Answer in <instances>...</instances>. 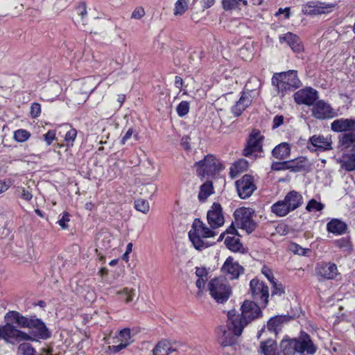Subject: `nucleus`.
<instances>
[{
	"label": "nucleus",
	"mask_w": 355,
	"mask_h": 355,
	"mask_svg": "<svg viewBox=\"0 0 355 355\" xmlns=\"http://www.w3.org/2000/svg\"><path fill=\"white\" fill-rule=\"evenodd\" d=\"M271 169L275 171L289 170L288 161L274 162L271 165Z\"/></svg>",
	"instance_id": "obj_45"
},
{
	"label": "nucleus",
	"mask_w": 355,
	"mask_h": 355,
	"mask_svg": "<svg viewBox=\"0 0 355 355\" xmlns=\"http://www.w3.org/2000/svg\"><path fill=\"white\" fill-rule=\"evenodd\" d=\"M135 207L137 211H139L144 214L148 213L150 209L148 202L144 199H138L135 200Z\"/></svg>",
	"instance_id": "obj_43"
},
{
	"label": "nucleus",
	"mask_w": 355,
	"mask_h": 355,
	"mask_svg": "<svg viewBox=\"0 0 355 355\" xmlns=\"http://www.w3.org/2000/svg\"><path fill=\"white\" fill-rule=\"evenodd\" d=\"M213 193L214 187L212 182L208 180L200 186L198 198L200 202H203Z\"/></svg>",
	"instance_id": "obj_33"
},
{
	"label": "nucleus",
	"mask_w": 355,
	"mask_h": 355,
	"mask_svg": "<svg viewBox=\"0 0 355 355\" xmlns=\"http://www.w3.org/2000/svg\"><path fill=\"white\" fill-rule=\"evenodd\" d=\"M120 296V299L125 303H130L133 300L135 295V291L133 288H124L123 289L116 292Z\"/></svg>",
	"instance_id": "obj_36"
},
{
	"label": "nucleus",
	"mask_w": 355,
	"mask_h": 355,
	"mask_svg": "<svg viewBox=\"0 0 355 355\" xmlns=\"http://www.w3.org/2000/svg\"><path fill=\"white\" fill-rule=\"evenodd\" d=\"M119 339L123 343H127V346L131 343V331L129 328H125L120 331Z\"/></svg>",
	"instance_id": "obj_44"
},
{
	"label": "nucleus",
	"mask_w": 355,
	"mask_h": 355,
	"mask_svg": "<svg viewBox=\"0 0 355 355\" xmlns=\"http://www.w3.org/2000/svg\"><path fill=\"white\" fill-rule=\"evenodd\" d=\"M146 12L144 8L141 6L137 7L132 12L131 18L135 19H141Z\"/></svg>",
	"instance_id": "obj_49"
},
{
	"label": "nucleus",
	"mask_w": 355,
	"mask_h": 355,
	"mask_svg": "<svg viewBox=\"0 0 355 355\" xmlns=\"http://www.w3.org/2000/svg\"><path fill=\"white\" fill-rule=\"evenodd\" d=\"M193 230L189 232V237L193 246L197 250L205 248L207 245L202 240V238H211L216 235V233L206 226L200 219L196 218L193 223Z\"/></svg>",
	"instance_id": "obj_5"
},
{
	"label": "nucleus",
	"mask_w": 355,
	"mask_h": 355,
	"mask_svg": "<svg viewBox=\"0 0 355 355\" xmlns=\"http://www.w3.org/2000/svg\"><path fill=\"white\" fill-rule=\"evenodd\" d=\"M197 175L199 177L214 176L223 170L220 161L212 155H207L204 159L196 162Z\"/></svg>",
	"instance_id": "obj_7"
},
{
	"label": "nucleus",
	"mask_w": 355,
	"mask_h": 355,
	"mask_svg": "<svg viewBox=\"0 0 355 355\" xmlns=\"http://www.w3.org/2000/svg\"><path fill=\"white\" fill-rule=\"evenodd\" d=\"M211 296L218 303L225 302L232 293V288L224 278H214L208 284Z\"/></svg>",
	"instance_id": "obj_6"
},
{
	"label": "nucleus",
	"mask_w": 355,
	"mask_h": 355,
	"mask_svg": "<svg viewBox=\"0 0 355 355\" xmlns=\"http://www.w3.org/2000/svg\"><path fill=\"white\" fill-rule=\"evenodd\" d=\"M284 120V117L282 115H277L273 119V124L272 128L275 129L279 128L281 125L283 124Z\"/></svg>",
	"instance_id": "obj_56"
},
{
	"label": "nucleus",
	"mask_w": 355,
	"mask_h": 355,
	"mask_svg": "<svg viewBox=\"0 0 355 355\" xmlns=\"http://www.w3.org/2000/svg\"><path fill=\"white\" fill-rule=\"evenodd\" d=\"M228 320L230 321V322H228L227 324V329L228 331L226 329V327L220 326L217 329V335L218 337V341L220 343L221 345L226 347V346H231L234 345L236 343V337L235 336H239V335H236L234 334V331H233L232 327V319L228 317ZM241 334H240V336Z\"/></svg>",
	"instance_id": "obj_16"
},
{
	"label": "nucleus",
	"mask_w": 355,
	"mask_h": 355,
	"mask_svg": "<svg viewBox=\"0 0 355 355\" xmlns=\"http://www.w3.org/2000/svg\"><path fill=\"white\" fill-rule=\"evenodd\" d=\"M341 167L347 171L355 170V150L351 153L345 154L340 159Z\"/></svg>",
	"instance_id": "obj_30"
},
{
	"label": "nucleus",
	"mask_w": 355,
	"mask_h": 355,
	"mask_svg": "<svg viewBox=\"0 0 355 355\" xmlns=\"http://www.w3.org/2000/svg\"><path fill=\"white\" fill-rule=\"evenodd\" d=\"M250 91L243 92L236 103L232 107V112L234 116L238 117L249 107L252 102V97Z\"/></svg>",
	"instance_id": "obj_18"
},
{
	"label": "nucleus",
	"mask_w": 355,
	"mask_h": 355,
	"mask_svg": "<svg viewBox=\"0 0 355 355\" xmlns=\"http://www.w3.org/2000/svg\"><path fill=\"white\" fill-rule=\"evenodd\" d=\"M334 244L343 252H351L352 250L351 241L347 238H341L336 240Z\"/></svg>",
	"instance_id": "obj_37"
},
{
	"label": "nucleus",
	"mask_w": 355,
	"mask_h": 355,
	"mask_svg": "<svg viewBox=\"0 0 355 355\" xmlns=\"http://www.w3.org/2000/svg\"><path fill=\"white\" fill-rule=\"evenodd\" d=\"M207 219L209 225L212 229L222 226L224 223L223 209L218 202H214L211 209L207 211Z\"/></svg>",
	"instance_id": "obj_14"
},
{
	"label": "nucleus",
	"mask_w": 355,
	"mask_h": 355,
	"mask_svg": "<svg viewBox=\"0 0 355 355\" xmlns=\"http://www.w3.org/2000/svg\"><path fill=\"white\" fill-rule=\"evenodd\" d=\"M327 230L329 232L336 235H341L347 230V224L337 218L331 219L327 225Z\"/></svg>",
	"instance_id": "obj_25"
},
{
	"label": "nucleus",
	"mask_w": 355,
	"mask_h": 355,
	"mask_svg": "<svg viewBox=\"0 0 355 355\" xmlns=\"http://www.w3.org/2000/svg\"><path fill=\"white\" fill-rule=\"evenodd\" d=\"M31 137V133L24 129L15 130L13 134L14 139L19 143L27 141Z\"/></svg>",
	"instance_id": "obj_38"
},
{
	"label": "nucleus",
	"mask_w": 355,
	"mask_h": 355,
	"mask_svg": "<svg viewBox=\"0 0 355 355\" xmlns=\"http://www.w3.org/2000/svg\"><path fill=\"white\" fill-rule=\"evenodd\" d=\"M223 272L231 280L236 279L244 272V268L232 257H229L223 263L222 268Z\"/></svg>",
	"instance_id": "obj_15"
},
{
	"label": "nucleus",
	"mask_w": 355,
	"mask_h": 355,
	"mask_svg": "<svg viewBox=\"0 0 355 355\" xmlns=\"http://www.w3.org/2000/svg\"><path fill=\"white\" fill-rule=\"evenodd\" d=\"M290 317L286 315H276L272 317L268 320L267 323V328L270 331L276 334L278 329H280L282 324L284 322L288 321Z\"/></svg>",
	"instance_id": "obj_28"
},
{
	"label": "nucleus",
	"mask_w": 355,
	"mask_h": 355,
	"mask_svg": "<svg viewBox=\"0 0 355 355\" xmlns=\"http://www.w3.org/2000/svg\"><path fill=\"white\" fill-rule=\"evenodd\" d=\"M272 84L277 88L279 94L282 96L302 85L297 76V71L289 70L288 71L275 73L272 78Z\"/></svg>",
	"instance_id": "obj_4"
},
{
	"label": "nucleus",
	"mask_w": 355,
	"mask_h": 355,
	"mask_svg": "<svg viewBox=\"0 0 355 355\" xmlns=\"http://www.w3.org/2000/svg\"><path fill=\"white\" fill-rule=\"evenodd\" d=\"M338 144L343 149L352 147V150L355 151V131L345 132L339 135Z\"/></svg>",
	"instance_id": "obj_27"
},
{
	"label": "nucleus",
	"mask_w": 355,
	"mask_h": 355,
	"mask_svg": "<svg viewBox=\"0 0 355 355\" xmlns=\"http://www.w3.org/2000/svg\"><path fill=\"white\" fill-rule=\"evenodd\" d=\"M225 233L227 234L237 235L238 232L234 227L233 223L226 230Z\"/></svg>",
	"instance_id": "obj_62"
},
{
	"label": "nucleus",
	"mask_w": 355,
	"mask_h": 355,
	"mask_svg": "<svg viewBox=\"0 0 355 355\" xmlns=\"http://www.w3.org/2000/svg\"><path fill=\"white\" fill-rule=\"evenodd\" d=\"M134 133V130L132 128H130L125 135L122 137L121 140V144L122 145H124L125 142L132 137V134Z\"/></svg>",
	"instance_id": "obj_58"
},
{
	"label": "nucleus",
	"mask_w": 355,
	"mask_h": 355,
	"mask_svg": "<svg viewBox=\"0 0 355 355\" xmlns=\"http://www.w3.org/2000/svg\"><path fill=\"white\" fill-rule=\"evenodd\" d=\"M41 113L40 104L37 103H32L31 106V115L33 118H37Z\"/></svg>",
	"instance_id": "obj_51"
},
{
	"label": "nucleus",
	"mask_w": 355,
	"mask_h": 355,
	"mask_svg": "<svg viewBox=\"0 0 355 355\" xmlns=\"http://www.w3.org/2000/svg\"><path fill=\"white\" fill-rule=\"evenodd\" d=\"M264 137L259 130H253L247 141V145L243 149V155L248 157H256L257 153L262 152V142Z\"/></svg>",
	"instance_id": "obj_8"
},
{
	"label": "nucleus",
	"mask_w": 355,
	"mask_h": 355,
	"mask_svg": "<svg viewBox=\"0 0 355 355\" xmlns=\"http://www.w3.org/2000/svg\"><path fill=\"white\" fill-rule=\"evenodd\" d=\"M336 6V3H327L322 1H309L302 7V12L308 15L328 13Z\"/></svg>",
	"instance_id": "obj_11"
},
{
	"label": "nucleus",
	"mask_w": 355,
	"mask_h": 355,
	"mask_svg": "<svg viewBox=\"0 0 355 355\" xmlns=\"http://www.w3.org/2000/svg\"><path fill=\"white\" fill-rule=\"evenodd\" d=\"M189 103L186 101H182L178 105L176 112L180 117H183L189 113Z\"/></svg>",
	"instance_id": "obj_41"
},
{
	"label": "nucleus",
	"mask_w": 355,
	"mask_h": 355,
	"mask_svg": "<svg viewBox=\"0 0 355 355\" xmlns=\"http://www.w3.org/2000/svg\"><path fill=\"white\" fill-rule=\"evenodd\" d=\"M291 148L287 143H281L275 146L272 151V155L274 157L278 159H284L290 155Z\"/></svg>",
	"instance_id": "obj_29"
},
{
	"label": "nucleus",
	"mask_w": 355,
	"mask_h": 355,
	"mask_svg": "<svg viewBox=\"0 0 355 355\" xmlns=\"http://www.w3.org/2000/svg\"><path fill=\"white\" fill-rule=\"evenodd\" d=\"M235 184L238 195L241 199L251 196L257 189L253 177L247 174L238 180Z\"/></svg>",
	"instance_id": "obj_10"
},
{
	"label": "nucleus",
	"mask_w": 355,
	"mask_h": 355,
	"mask_svg": "<svg viewBox=\"0 0 355 355\" xmlns=\"http://www.w3.org/2000/svg\"><path fill=\"white\" fill-rule=\"evenodd\" d=\"M248 168V162L241 159L234 162L233 166L231 168V173H241L246 171Z\"/></svg>",
	"instance_id": "obj_40"
},
{
	"label": "nucleus",
	"mask_w": 355,
	"mask_h": 355,
	"mask_svg": "<svg viewBox=\"0 0 355 355\" xmlns=\"http://www.w3.org/2000/svg\"><path fill=\"white\" fill-rule=\"evenodd\" d=\"M263 355H276L277 343L272 339H268L263 341L260 345V352Z\"/></svg>",
	"instance_id": "obj_31"
},
{
	"label": "nucleus",
	"mask_w": 355,
	"mask_h": 355,
	"mask_svg": "<svg viewBox=\"0 0 355 355\" xmlns=\"http://www.w3.org/2000/svg\"><path fill=\"white\" fill-rule=\"evenodd\" d=\"M290 249L294 254L298 255H306V252L310 251L309 249L303 248L296 243L291 244Z\"/></svg>",
	"instance_id": "obj_47"
},
{
	"label": "nucleus",
	"mask_w": 355,
	"mask_h": 355,
	"mask_svg": "<svg viewBox=\"0 0 355 355\" xmlns=\"http://www.w3.org/2000/svg\"><path fill=\"white\" fill-rule=\"evenodd\" d=\"M250 288L254 302L245 300L241 306V314L236 315L234 311H229L232 319L231 326L236 335L242 334L244 327L251 321L262 314L260 306L266 307L268 302L269 290L263 282L253 279L250 282Z\"/></svg>",
	"instance_id": "obj_1"
},
{
	"label": "nucleus",
	"mask_w": 355,
	"mask_h": 355,
	"mask_svg": "<svg viewBox=\"0 0 355 355\" xmlns=\"http://www.w3.org/2000/svg\"><path fill=\"white\" fill-rule=\"evenodd\" d=\"M70 220V215L68 212H64L62 218L58 220L59 225L62 229H67L68 227L67 223Z\"/></svg>",
	"instance_id": "obj_52"
},
{
	"label": "nucleus",
	"mask_w": 355,
	"mask_h": 355,
	"mask_svg": "<svg viewBox=\"0 0 355 355\" xmlns=\"http://www.w3.org/2000/svg\"><path fill=\"white\" fill-rule=\"evenodd\" d=\"M175 85L177 88L181 89L183 85V80L181 77L176 76L175 78Z\"/></svg>",
	"instance_id": "obj_63"
},
{
	"label": "nucleus",
	"mask_w": 355,
	"mask_h": 355,
	"mask_svg": "<svg viewBox=\"0 0 355 355\" xmlns=\"http://www.w3.org/2000/svg\"><path fill=\"white\" fill-rule=\"evenodd\" d=\"M44 139L48 146L51 145L55 139V131L51 130L44 135Z\"/></svg>",
	"instance_id": "obj_53"
},
{
	"label": "nucleus",
	"mask_w": 355,
	"mask_h": 355,
	"mask_svg": "<svg viewBox=\"0 0 355 355\" xmlns=\"http://www.w3.org/2000/svg\"><path fill=\"white\" fill-rule=\"evenodd\" d=\"M77 135V131L74 128L69 130L65 135L64 140L67 142H73Z\"/></svg>",
	"instance_id": "obj_54"
},
{
	"label": "nucleus",
	"mask_w": 355,
	"mask_h": 355,
	"mask_svg": "<svg viewBox=\"0 0 355 355\" xmlns=\"http://www.w3.org/2000/svg\"><path fill=\"white\" fill-rule=\"evenodd\" d=\"M316 273L320 277L325 279H333L338 275V268L335 263H320L315 268Z\"/></svg>",
	"instance_id": "obj_19"
},
{
	"label": "nucleus",
	"mask_w": 355,
	"mask_h": 355,
	"mask_svg": "<svg viewBox=\"0 0 355 355\" xmlns=\"http://www.w3.org/2000/svg\"><path fill=\"white\" fill-rule=\"evenodd\" d=\"M271 284L272 285V296L275 295L280 296L284 293L282 284H277L275 281Z\"/></svg>",
	"instance_id": "obj_50"
},
{
	"label": "nucleus",
	"mask_w": 355,
	"mask_h": 355,
	"mask_svg": "<svg viewBox=\"0 0 355 355\" xmlns=\"http://www.w3.org/2000/svg\"><path fill=\"white\" fill-rule=\"evenodd\" d=\"M31 328L33 330L31 334L35 336L34 339H47L51 336V332L49 331L45 324L39 318L35 317L31 323Z\"/></svg>",
	"instance_id": "obj_22"
},
{
	"label": "nucleus",
	"mask_w": 355,
	"mask_h": 355,
	"mask_svg": "<svg viewBox=\"0 0 355 355\" xmlns=\"http://www.w3.org/2000/svg\"><path fill=\"white\" fill-rule=\"evenodd\" d=\"M331 128L336 132L355 131V119H336L331 123Z\"/></svg>",
	"instance_id": "obj_21"
},
{
	"label": "nucleus",
	"mask_w": 355,
	"mask_h": 355,
	"mask_svg": "<svg viewBox=\"0 0 355 355\" xmlns=\"http://www.w3.org/2000/svg\"><path fill=\"white\" fill-rule=\"evenodd\" d=\"M234 216L238 227L245 230L248 234H250L255 230L257 223L252 219L250 212L245 208L236 209Z\"/></svg>",
	"instance_id": "obj_9"
},
{
	"label": "nucleus",
	"mask_w": 355,
	"mask_h": 355,
	"mask_svg": "<svg viewBox=\"0 0 355 355\" xmlns=\"http://www.w3.org/2000/svg\"><path fill=\"white\" fill-rule=\"evenodd\" d=\"M196 275L198 278H207L208 272L205 268L196 267Z\"/></svg>",
	"instance_id": "obj_57"
},
{
	"label": "nucleus",
	"mask_w": 355,
	"mask_h": 355,
	"mask_svg": "<svg viewBox=\"0 0 355 355\" xmlns=\"http://www.w3.org/2000/svg\"><path fill=\"white\" fill-rule=\"evenodd\" d=\"M1 331V336L12 338L17 342L33 340L30 335L17 329L8 322L6 324L2 327Z\"/></svg>",
	"instance_id": "obj_17"
},
{
	"label": "nucleus",
	"mask_w": 355,
	"mask_h": 355,
	"mask_svg": "<svg viewBox=\"0 0 355 355\" xmlns=\"http://www.w3.org/2000/svg\"><path fill=\"white\" fill-rule=\"evenodd\" d=\"M318 98L317 90L310 87L301 89L294 94L295 102L298 105H313Z\"/></svg>",
	"instance_id": "obj_13"
},
{
	"label": "nucleus",
	"mask_w": 355,
	"mask_h": 355,
	"mask_svg": "<svg viewBox=\"0 0 355 355\" xmlns=\"http://www.w3.org/2000/svg\"><path fill=\"white\" fill-rule=\"evenodd\" d=\"M303 204L302 194L295 190L286 193L283 200L275 202L270 207L271 211L278 217H284L293 211Z\"/></svg>",
	"instance_id": "obj_3"
},
{
	"label": "nucleus",
	"mask_w": 355,
	"mask_h": 355,
	"mask_svg": "<svg viewBox=\"0 0 355 355\" xmlns=\"http://www.w3.org/2000/svg\"><path fill=\"white\" fill-rule=\"evenodd\" d=\"M225 244L229 250L233 252H240L243 248V245L240 242V239L234 236H227L225 239Z\"/></svg>",
	"instance_id": "obj_35"
},
{
	"label": "nucleus",
	"mask_w": 355,
	"mask_h": 355,
	"mask_svg": "<svg viewBox=\"0 0 355 355\" xmlns=\"http://www.w3.org/2000/svg\"><path fill=\"white\" fill-rule=\"evenodd\" d=\"M10 185L7 184L5 181H0V193H2L7 191Z\"/></svg>",
	"instance_id": "obj_64"
},
{
	"label": "nucleus",
	"mask_w": 355,
	"mask_h": 355,
	"mask_svg": "<svg viewBox=\"0 0 355 355\" xmlns=\"http://www.w3.org/2000/svg\"><path fill=\"white\" fill-rule=\"evenodd\" d=\"M261 272L266 276V277L271 282H274L275 278L272 270L267 266H264L261 269Z\"/></svg>",
	"instance_id": "obj_55"
},
{
	"label": "nucleus",
	"mask_w": 355,
	"mask_h": 355,
	"mask_svg": "<svg viewBox=\"0 0 355 355\" xmlns=\"http://www.w3.org/2000/svg\"><path fill=\"white\" fill-rule=\"evenodd\" d=\"M288 161L289 164V170L291 172H300L305 170L307 166V159L302 157Z\"/></svg>",
	"instance_id": "obj_32"
},
{
	"label": "nucleus",
	"mask_w": 355,
	"mask_h": 355,
	"mask_svg": "<svg viewBox=\"0 0 355 355\" xmlns=\"http://www.w3.org/2000/svg\"><path fill=\"white\" fill-rule=\"evenodd\" d=\"M17 191L20 197L26 201H30L33 198L31 192L26 190L24 187H19Z\"/></svg>",
	"instance_id": "obj_48"
},
{
	"label": "nucleus",
	"mask_w": 355,
	"mask_h": 355,
	"mask_svg": "<svg viewBox=\"0 0 355 355\" xmlns=\"http://www.w3.org/2000/svg\"><path fill=\"white\" fill-rule=\"evenodd\" d=\"M35 316H31L30 318H26L23 316L19 312L15 311H11L8 312L5 315V320L8 322H15L20 327H28L31 328V323L33 320V318Z\"/></svg>",
	"instance_id": "obj_20"
},
{
	"label": "nucleus",
	"mask_w": 355,
	"mask_h": 355,
	"mask_svg": "<svg viewBox=\"0 0 355 355\" xmlns=\"http://www.w3.org/2000/svg\"><path fill=\"white\" fill-rule=\"evenodd\" d=\"M311 112L313 117L320 120L332 119L337 116V113L331 106L323 100L314 103Z\"/></svg>",
	"instance_id": "obj_12"
},
{
	"label": "nucleus",
	"mask_w": 355,
	"mask_h": 355,
	"mask_svg": "<svg viewBox=\"0 0 355 355\" xmlns=\"http://www.w3.org/2000/svg\"><path fill=\"white\" fill-rule=\"evenodd\" d=\"M279 39L281 42H286L294 53H299L304 51V46L300 38L292 33H287Z\"/></svg>",
	"instance_id": "obj_23"
},
{
	"label": "nucleus",
	"mask_w": 355,
	"mask_h": 355,
	"mask_svg": "<svg viewBox=\"0 0 355 355\" xmlns=\"http://www.w3.org/2000/svg\"><path fill=\"white\" fill-rule=\"evenodd\" d=\"M223 8L225 10H232L235 9L239 5L237 0H222Z\"/></svg>",
	"instance_id": "obj_46"
},
{
	"label": "nucleus",
	"mask_w": 355,
	"mask_h": 355,
	"mask_svg": "<svg viewBox=\"0 0 355 355\" xmlns=\"http://www.w3.org/2000/svg\"><path fill=\"white\" fill-rule=\"evenodd\" d=\"M280 348L284 355H297V353L303 354L304 352L313 355L317 350L310 336L304 331H301L299 338L282 340Z\"/></svg>",
	"instance_id": "obj_2"
},
{
	"label": "nucleus",
	"mask_w": 355,
	"mask_h": 355,
	"mask_svg": "<svg viewBox=\"0 0 355 355\" xmlns=\"http://www.w3.org/2000/svg\"><path fill=\"white\" fill-rule=\"evenodd\" d=\"M207 278H198L196 282L197 288L199 289V292H201L205 287V282Z\"/></svg>",
	"instance_id": "obj_59"
},
{
	"label": "nucleus",
	"mask_w": 355,
	"mask_h": 355,
	"mask_svg": "<svg viewBox=\"0 0 355 355\" xmlns=\"http://www.w3.org/2000/svg\"><path fill=\"white\" fill-rule=\"evenodd\" d=\"M176 351L173 347V343L167 340H162L157 343L153 349V355H168L171 352Z\"/></svg>",
	"instance_id": "obj_26"
},
{
	"label": "nucleus",
	"mask_w": 355,
	"mask_h": 355,
	"mask_svg": "<svg viewBox=\"0 0 355 355\" xmlns=\"http://www.w3.org/2000/svg\"><path fill=\"white\" fill-rule=\"evenodd\" d=\"M127 347V343H123L121 342V343L118 345H114L112 346V351L114 353H117L120 352L121 349L125 348Z\"/></svg>",
	"instance_id": "obj_60"
},
{
	"label": "nucleus",
	"mask_w": 355,
	"mask_h": 355,
	"mask_svg": "<svg viewBox=\"0 0 355 355\" xmlns=\"http://www.w3.org/2000/svg\"><path fill=\"white\" fill-rule=\"evenodd\" d=\"M284 12H285V18L286 19L289 18V17H290V8H285L284 9L279 8L276 15H279Z\"/></svg>",
	"instance_id": "obj_61"
},
{
	"label": "nucleus",
	"mask_w": 355,
	"mask_h": 355,
	"mask_svg": "<svg viewBox=\"0 0 355 355\" xmlns=\"http://www.w3.org/2000/svg\"><path fill=\"white\" fill-rule=\"evenodd\" d=\"M189 0H178L175 3L174 15H182L188 8Z\"/></svg>",
	"instance_id": "obj_39"
},
{
	"label": "nucleus",
	"mask_w": 355,
	"mask_h": 355,
	"mask_svg": "<svg viewBox=\"0 0 355 355\" xmlns=\"http://www.w3.org/2000/svg\"><path fill=\"white\" fill-rule=\"evenodd\" d=\"M311 144L320 151L331 150V141L323 135H313L309 139Z\"/></svg>",
	"instance_id": "obj_24"
},
{
	"label": "nucleus",
	"mask_w": 355,
	"mask_h": 355,
	"mask_svg": "<svg viewBox=\"0 0 355 355\" xmlns=\"http://www.w3.org/2000/svg\"><path fill=\"white\" fill-rule=\"evenodd\" d=\"M324 204L320 202H318L315 199H311L308 202L306 206V209L310 212L313 211H320L324 209Z\"/></svg>",
	"instance_id": "obj_42"
},
{
	"label": "nucleus",
	"mask_w": 355,
	"mask_h": 355,
	"mask_svg": "<svg viewBox=\"0 0 355 355\" xmlns=\"http://www.w3.org/2000/svg\"><path fill=\"white\" fill-rule=\"evenodd\" d=\"M76 10L77 14L80 16V19H76L77 25L83 31H89V30L85 28L86 24L85 23L84 20L85 17L87 15V8L85 3L80 2L76 8Z\"/></svg>",
	"instance_id": "obj_34"
}]
</instances>
